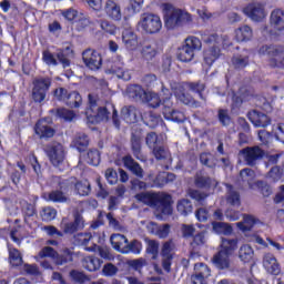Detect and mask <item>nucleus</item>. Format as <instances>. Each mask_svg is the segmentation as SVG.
Instances as JSON below:
<instances>
[{
    "instance_id": "f257e3e1",
    "label": "nucleus",
    "mask_w": 284,
    "mask_h": 284,
    "mask_svg": "<svg viewBox=\"0 0 284 284\" xmlns=\"http://www.w3.org/2000/svg\"><path fill=\"white\" fill-rule=\"evenodd\" d=\"M85 116L91 125L101 123V121L104 123L111 121L115 130H121V118H119V111H116L114 104L108 102L104 106H99L92 94H89V106L85 110Z\"/></svg>"
},
{
    "instance_id": "f03ea898",
    "label": "nucleus",
    "mask_w": 284,
    "mask_h": 284,
    "mask_svg": "<svg viewBox=\"0 0 284 284\" xmlns=\"http://www.w3.org/2000/svg\"><path fill=\"white\" fill-rule=\"evenodd\" d=\"M169 8L164 14V26L168 30H176V28H183V26H190L192 23V14L183 9Z\"/></svg>"
},
{
    "instance_id": "7ed1b4c3",
    "label": "nucleus",
    "mask_w": 284,
    "mask_h": 284,
    "mask_svg": "<svg viewBox=\"0 0 284 284\" xmlns=\"http://www.w3.org/2000/svg\"><path fill=\"white\" fill-rule=\"evenodd\" d=\"M111 245L121 254H141L143 244L139 240L128 241V237L121 233L112 234L110 237Z\"/></svg>"
},
{
    "instance_id": "20e7f679",
    "label": "nucleus",
    "mask_w": 284,
    "mask_h": 284,
    "mask_svg": "<svg viewBox=\"0 0 284 284\" xmlns=\"http://www.w3.org/2000/svg\"><path fill=\"white\" fill-rule=\"evenodd\" d=\"M55 57L57 58H54V53L50 52L49 50H44L42 52V61L45 63V65L57 67L59 63H61L62 68H70V60L74 59V50H72L70 47L59 49Z\"/></svg>"
},
{
    "instance_id": "39448f33",
    "label": "nucleus",
    "mask_w": 284,
    "mask_h": 284,
    "mask_svg": "<svg viewBox=\"0 0 284 284\" xmlns=\"http://www.w3.org/2000/svg\"><path fill=\"white\" fill-rule=\"evenodd\" d=\"M201 48H203V43L199 38H186L184 44L178 49V60L182 63H190V61L194 60L196 52L201 51Z\"/></svg>"
},
{
    "instance_id": "423d86ee",
    "label": "nucleus",
    "mask_w": 284,
    "mask_h": 284,
    "mask_svg": "<svg viewBox=\"0 0 284 284\" xmlns=\"http://www.w3.org/2000/svg\"><path fill=\"white\" fill-rule=\"evenodd\" d=\"M31 99L34 103H43L52 88V78L40 75L32 81Z\"/></svg>"
},
{
    "instance_id": "0eeeda50",
    "label": "nucleus",
    "mask_w": 284,
    "mask_h": 284,
    "mask_svg": "<svg viewBox=\"0 0 284 284\" xmlns=\"http://www.w3.org/2000/svg\"><path fill=\"white\" fill-rule=\"evenodd\" d=\"M258 53L268 57L270 68H284V47L278 44H264Z\"/></svg>"
},
{
    "instance_id": "6e6552de",
    "label": "nucleus",
    "mask_w": 284,
    "mask_h": 284,
    "mask_svg": "<svg viewBox=\"0 0 284 284\" xmlns=\"http://www.w3.org/2000/svg\"><path fill=\"white\" fill-rule=\"evenodd\" d=\"M44 152L53 168L63 172V163H65V148L60 142H51L47 144Z\"/></svg>"
},
{
    "instance_id": "1a4fd4ad",
    "label": "nucleus",
    "mask_w": 284,
    "mask_h": 284,
    "mask_svg": "<svg viewBox=\"0 0 284 284\" xmlns=\"http://www.w3.org/2000/svg\"><path fill=\"white\" fill-rule=\"evenodd\" d=\"M239 154L248 168H255V165H258L260 161L265 159V150L258 145L246 146L240 150Z\"/></svg>"
},
{
    "instance_id": "9d476101",
    "label": "nucleus",
    "mask_w": 284,
    "mask_h": 284,
    "mask_svg": "<svg viewBox=\"0 0 284 284\" xmlns=\"http://www.w3.org/2000/svg\"><path fill=\"white\" fill-rule=\"evenodd\" d=\"M203 42L206 43V45H212L204 51V63H206V65H212L214 61L221 57V48L216 45V43H219V34L212 33L210 36H204Z\"/></svg>"
},
{
    "instance_id": "9b49d317",
    "label": "nucleus",
    "mask_w": 284,
    "mask_h": 284,
    "mask_svg": "<svg viewBox=\"0 0 284 284\" xmlns=\"http://www.w3.org/2000/svg\"><path fill=\"white\" fill-rule=\"evenodd\" d=\"M139 26L146 34H156V32H161L163 22H161V18L154 13H144L139 21Z\"/></svg>"
},
{
    "instance_id": "f8f14e48",
    "label": "nucleus",
    "mask_w": 284,
    "mask_h": 284,
    "mask_svg": "<svg viewBox=\"0 0 284 284\" xmlns=\"http://www.w3.org/2000/svg\"><path fill=\"white\" fill-rule=\"evenodd\" d=\"M82 61L85 68L93 72H98L103 65V57H101V53L94 49H85L82 52Z\"/></svg>"
},
{
    "instance_id": "ddd939ff",
    "label": "nucleus",
    "mask_w": 284,
    "mask_h": 284,
    "mask_svg": "<svg viewBox=\"0 0 284 284\" xmlns=\"http://www.w3.org/2000/svg\"><path fill=\"white\" fill-rule=\"evenodd\" d=\"M173 203L174 202L172 201V195L168 193L156 194L153 207L158 210V212H161V214H163L164 216H170L173 212Z\"/></svg>"
},
{
    "instance_id": "4468645a",
    "label": "nucleus",
    "mask_w": 284,
    "mask_h": 284,
    "mask_svg": "<svg viewBox=\"0 0 284 284\" xmlns=\"http://www.w3.org/2000/svg\"><path fill=\"white\" fill-rule=\"evenodd\" d=\"M174 250H176V244L174 243V240H169L162 245V267L165 272H171L172 270V261L174 258V254H172V252H174Z\"/></svg>"
},
{
    "instance_id": "2eb2a0df",
    "label": "nucleus",
    "mask_w": 284,
    "mask_h": 284,
    "mask_svg": "<svg viewBox=\"0 0 284 284\" xmlns=\"http://www.w3.org/2000/svg\"><path fill=\"white\" fill-rule=\"evenodd\" d=\"M142 141L143 129H141L140 126H133L131 130L130 145L132 154L136 159H141Z\"/></svg>"
},
{
    "instance_id": "dca6fc26",
    "label": "nucleus",
    "mask_w": 284,
    "mask_h": 284,
    "mask_svg": "<svg viewBox=\"0 0 284 284\" xmlns=\"http://www.w3.org/2000/svg\"><path fill=\"white\" fill-rule=\"evenodd\" d=\"M34 133L37 134V136H39V139L48 141L49 139H52L54 134H57V129L48 124V121L45 119H40L34 125Z\"/></svg>"
},
{
    "instance_id": "f3484780",
    "label": "nucleus",
    "mask_w": 284,
    "mask_h": 284,
    "mask_svg": "<svg viewBox=\"0 0 284 284\" xmlns=\"http://www.w3.org/2000/svg\"><path fill=\"white\" fill-rule=\"evenodd\" d=\"M243 12L244 14H246V17H248V19L257 23L263 21V19H265V8H263V4L257 2L247 4L243 9Z\"/></svg>"
},
{
    "instance_id": "a211bd4d",
    "label": "nucleus",
    "mask_w": 284,
    "mask_h": 284,
    "mask_svg": "<svg viewBox=\"0 0 284 284\" xmlns=\"http://www.w3.org/2000/svg\"><path fill=\"white\" fill-rule=\"evenodd\" d=\"M194 185L199 190H212V187H216V185H219V182L210 178L203 171H197L194 176Z\"/></svg>"
},
{
    "instance_id": "6ab92c4d",
    "label": "nucleus",
    "mask_w": 284,
    "mask_h": 284,
    "mask_svg": "<svg viewBox=\"0 0 284 284\" xmlns=\"http://www.w3.org/2000/svg\"><path fill=\"white\" fill-rule=\"evenodd\" d=\"M247 119L255 128H267L272 123V119L258 110L248 111Z\"/></svg>"
},
{
    "instance_id": "aec40b11",
    "label": "nucleus",
    "mask_w": 284,
    "mask_h": 284,
    "mask_svg": "<svg viewBox=\"0 0 284 284\" xmlns=\"http://www.w3.org/2000/svg\"><path fill=\"white\" fill-rule=\"evenodd\" d=\"M106 74H115L122 81H130L132 79V74H130V70L125 69V63L119 61H114L110 68L106 69Z\"/></svg>"
},
{
    "instance_id": "412c9836",
    "label": "nucleus",
    "mask_w": 284,
    "mask_h": 284,
    "mask_svg": "<svg viewBox=\"0 0 284 284\" xmlns=\"http://www.w3.org/2000/svg\"><path fill=\"white\" fill-rule=\"evenodd\" d=\"M73 221L63 224V233L64 234H77L80 230L85 227V220H83V215L81 213L75 212L73 214Z\"/></svg>"
},
{
    "instance_id": "4be33fe9",
    "label": "nucleus",
    "mask_w": 284,
    "mask_h": 284,
    "mask_svg": "<svg viewBox=\"0 0 284 284\" xmlns=\"http://www.w3.org/2000/svg\"><path fill=\"white\" fill-rule=\"evenodd\" d=\"M212 263L216 270H221L222 272L234 271L232 262L230 261V255H225L224 253L217 252L215 255H213Z\"/></svg>"
},
{
    "instance_id": "5701e85b",
    "label": "nucleus",
    "mask_w": 284,
    "mask_h": 284,
    "mask_svg": "<svg viewBox=\"0 0 284 284\" xmlns=\"http://www.w3.org/2000/svg\"><path fill=\"white\" fill-rule=\"evenodd\" d=\"M122 163L124 168L129 170V172L134 174V176H136L138 179H143V174H144L143 168H141V164L134 161V158H132L130 154L124 155L122 158Z\"/></svg>"
},
{
    "instance_id": "b1692460",
    "label": "nucleus",
    "mask_w": 284,
    "mask_h": 284,
    "mask_svg": "<svg viewBox=\"0 0 284 284\" xmlns=\"http://www.w3.org/2000/svg\"><path fill=\"white\" fill-rule=\"evenodd\" d=\"M104 12L109 19L113 21H121L123 13H121V4L114 0H106L104 4Z\"/></svg>"
},
{
    "instance_id": "393cba45",
    "label": "nucleus",
    "mask_w": 284,
    "mask_h": 284,
    "mask_svg": "<svg viewBox=\"0 0 284 284\" xmlns=\"http://www.w3.org/2000/svg\"><path fill=\"white\" fill-rule=\"evenodd\" d=\"M174 94L178 101L184 105H189V108H201V102L196 101L193 97L190 95V93H185V89H183V87L175 89Z\"/></svg>"
},
{
    "instance_id": "a878e982",
    "label": "nucleus",
    "mask_w": 284,
    "mask_h": 284,
    "mask_svg": "<svg viewBox=\"0 0 284 284\" xmlns=\"http://www.w3.org/2000/svg\"><path fill=\"white\" fill-rule=\"evenodd\" d=\"M129 98L135 103H144L148 98V92L143 89V87L139 84H132L126 89Z\"/></svg>"
},
{
    "instance_id": "bb28decb",
    "label": "nucleus",
    "mask_w": 284,
    "mask_h": 284,
    "mask_svg": "<svg viewBox=\"0 0 284 284\" xmlns=\"http://www.w3.org/2000/svg\"><path fill=\"white\" fill-rule=\"evenodd\" d=\"M121 116L125 123H139V116H141V111L134 105L123 106L121 110Z\"/></svg>"
},
{
    "instance_id": "cd10ccee",
    "label": "nucleus",
    "mask_w": 284,
    "mask_h": 284,
    "mask_svg": "<svg viewBox=\"0 0 284 284\" xmlns=\"http://www.w3.org/2000/svg\"><path fill=\"white\" fill-rule=\"evenodd\" d=\"M263 265L268 274H273L274 276L281 274V264H278V261L272 253L264 255Z\"/></svg>"
},
{
    "instance_id": "c85d7f7f",
    "label": "nucleus",
    "mask_w": 284,
    "mask_h": 284,
    "mask_svg": "<svg viewBox=\"0 0 284 284\" xmlns=\"http://www.w3.org/2000/svg\"><path fill=\"white\" fill-rule=\"evenodd\" d=\"M162 114L166 121H172L173 123H185V113L174 110L168 106V104H164Z\"/></svg>"
},
{
    "instance_id": "c756f323",
    "label": "nucleus",
    "mask_w": 284,
    "mask_h": 284,
    "mask_svg": "<svg viewBox=\"0 0 284 284\" xmlns=\"http://www.w3.org/2000/svg\"><path fill=\"white\" fill-rule=\"evenodd\" d=\"M140 116L144 125H148V128H151L152 130H154V128L159 126V123H161V115L154 111H144Z\"/></svg>"
},
{
    "instance_id": "7c9ffc66",
    "label": "nucleus",
    "mask_w": 284,
    "mask_h": 284,
    "mask_svg": "<svg viewBox=\"0 0 284 284\" xmlns=\"http://www.w3.org/2000/svg\"><path fill=\"white\" fill-rule=\"evenodd\" d=\"M50 114H52V116H55L57 119H62L67 123H72V121L77 119V113L65 108L51 109Z\"/></svg>"
},
{
    "instance_id": "2f4dec72",
    "label": "nucleus",
    "mask_w": 284,
    "mask_h": 284,
    "mask_svg": "<svg viewBox=\"0 0 284 284\" xmlns=\"http://www.w3.org/2000/svg\"><path fill=\"white\" fill-rule=\"evenodd\" d=\"M236 250H239L237 239L222 237L221 250L219 251L220 253H224L226 256H232Z\"/></svg>"
},
{
    "instance_id": "473e14b6",
    "label": "nucleus",
    "mask_w": 284,
    "mask_h": 284,
    "mask_svg": "<svg viewBox=\"0 0 284 284\" xmlns=\"http://www.w3.org/2000/svg\"><path fill=\"white\" fill-rule=\"evenodd\" d=\"M270 23L274 30L283 32L284 30V11L275 9L271 13Z\"/></svg>"
},
{
    "instance_id": "72a5a7b5",
    "label": "nucleus",
    "mask_w": 284,
    "mask_h": 284,
    "mask_svg": "<svg viewBox=\"0 0 284 284\" xmlns=\"http://www.w3.org/2000/svg\"><path fill=\"white\" fill-rule=\"evenodd\" d=\"M122 41L128 50H136V47L139 45L136 33L130 29H125L122 32Z\"/></svg>"
},
{
    "instance_id": "f704fd0d",
    "label": "nucleus",
    "mask_w": 284,
    "mask_h": 284,
    "mask_svg": "<svg viewBox=\"0 0 284 284\" xmlns=\"http://www.w3.org/2000/svg\"><path fill=\"white\" fill-rule=\"evenodd\" d=\"M252 37H254V32L252 27L247 24L241 26L235 30V39L240 43L252 41Z\"/></svg>"
},
{
    "instance_id": "c9c22d12",
    "label": "nucleus",
    "mask_w": 284,
    "mask_h": 284,
    "mask_svg": "<svg viewBox=\"0 0 284 284\" xmlns=\"http://www.w3.org/2000/svg\"><path fill=\"white\" fill-rule=\"evenodd\" d=\"M212 232L214 234H219L220 236H232V233L234 232V229L231 224L225 222H212Z\"/></svg>"
},
{
    "instance_id": "e433bc0d",
    "label": "nucleus",
    "mask_w": 284,
    "mask_h": 284,
    "mask_svg": "<svg viewBox=\"0 0 284 284\" xmlns=\"http://www.w3.org/2000/svg\"><path fill=\"white\" fill-rule=\"evenodd\" d=\"M72 144L78 152H80V154H83V152H85L90 145V138L85 133H78L75 134Z\"/></svg>"
},
{
    "instance_id": "4c0bfd02",
    "label": "nucleus",
    "mask_w": 284,
    "mask_h": 284,
    "mask_svg": "<svg viewBox=\"0 0 284 284\" xmlns=\"http://www.w3.org/2000/svg\"><path fill=\"white\" fill-rule=\"evenodd\" d=\"M148 227L151 234H154L159 239H168L170 236V224L159 226V224L150 222Z\"/></svg>"
},
{
    "instance_id": "58836bf2",
    "label": "nucleus",
    "mask_w": 284,
    "mask_h": 284,
    "mask_svg": "<svg viewBox=\"0 0 284 284\" xmlns=\"http://www.w3.org/2000/svg\"><path fill=\"white\" fill-rule=\"evenodd\" d=\"M185 88L190 90L191 92H194L195 94H199L201 101L204 103L207 101V98L203 95V92H205V83L201 81L196 82H185Z\"/></svg>"
},
{
    "instance_id": "ea45409f",
    "label": "nucleus",
    "mask_w": 284,
    "mask_h": 284,
    "mask_svg": "<svg viewBox=\"0 0 284 284\" xmlns=\"http://www.w3.org/2000/svg\"><path fill=\"white\" fill-rule=\"evenodd\" d=\"M81 103H83V98L81 97V93H79V91H69V95L67 98V101L64 102V105L74 109L81 108Z\"/></svg>"
},
{
    "instance_id": "a19ab883",
    "label": "nucleus",
    "mask_w": 284,
    "mask_h": 284,
    "mask_svg": "<svg viewBox=\"0 0 284 284\" xmlns=\"http://www.w3.org/2000/svg\"><path fill=\"white\" fill-rule=\"evenodd\" d=\"M227 187L226 203L232 205V207H241V193L234 190L232 185H227Z\"/></svg>"
},
{
    "instance_id": "79ce46f5",
    "label": "nucleus",
    "mask_w": 284,
    "mask_h": 284,
    "mask_svg": "<svg viewBox=\"0 0 284 284\" xmlns=\"http://www.w3.org/2000/svg\"><path fill=\"white\" fill-rule=\"evenodd\" d=\"M200 267V272L191 277L193 284H205V278L210 276V267L207 265L201 263Z\"/></svg>"
},
{
    "instance_id": "37998d69",
    "label": "nucleus",
    "mask_w": 284,
    "mask_h": 284,
    "mask_svg": "<svg viewBox=\"0 0 284 284\" xmlns=\"http://www.w3.org/2000/svg\"><path fill=\"white\" fill-rule=\"evenodd\" d=\"M9 263L12 267L23 265V256H21V252L12 246H9Z\"/></svg>"
},
{
    "instance_id": "c03bdc74",
    "label": "nucleus",
    "mask_w": 284,
    "mask_h": 284,
    "mask_svg": "<svg viewBox=\"0 0 284 284\" xmlns=\"http://www.w3.org/2000/svg\"><path fill=\"white\" fill-rule=\"evenodd\" d=\"M53 262L55 265H65L67 263H72V251L67 248L62 253L57 252Z\"/></svg>"
},
{
    "instance_id": "a18cd8bd",
    "label": "nucleus",
    "mask_w": 284,
    "mask_h": 284,
    "mask_svg": "<svg viewBox=\"0 0 284 284\" xmlns=\"http://www.w3.org/2000/svg\"><path fill=\"white\" fill-rule=\"evenodd\" d=\"M135 199L140 203H144V205H149V207H154V203L156 200V193L141 192V193L135 194Z\"/></svg>"
},
{
    "instance_id": "49530a36",
    "label": "nucleus",
    "mask_w": 284,
    "mask_h": 284,
    "mask_svg": "<svg viewBox=\"0 0 284 284\" xmlns=\"http://www.w3.org/2000/svg\"><path fill=\"white\" fill-rule=\"evenodd\" d=\"M101 261L99 257L88 256L84 258L83 267L88 270V272H97V270H101Z\"/></svg>"
},
{
    "instance_id": "de8ad7c7",
    "label": "nucleus",
    "mask_w": 284,
    "mask_h": 284,
    "mask_svg": "<svg viewBox=\"0 0 284 284\" xmlns=\"http://www.w3.org/2000/svg\"><path fill=\"white\" fill-rule=\"evenodd\" d=\"M176 210L182 216H187V214H192L194 206L192 205V201L182 199L178 201Z\"/></svg>"
},
{
    "instance_id": "09e8293b",
    "label": "nucleus",
    "mask_w": 284,
    "mask_h": 284,
    "mask_svg": "<svg viewBox=\"0 0 284 284\" xmlns=\"http://www.w3.org/2000/svg\"><path fill=\"white\" fill-rule=\"evenodd\" d=\"M254 225H256V217L247 214L243 216V222L237 223V227L241 232H250Z\"/></svg>"
},
{
    "instance_id": "8fccbe9b",
    "label": "nucleus",
    "mask_w": 284,
    "mask_h": 284,
    "mask_svg": "<svg viewBox=\"0 0 284 284\" xmlns=\"http://www.w3.org/2000/svg\"><path fill=\"white\" fill-rule=\"evenodd\" d=\"M239 256L243 263H250L254 258V248L250 244H244L240 247Z\"/></svg>"
},
{
    "instance_id": "3c124183",
    "label": "nucleus",
    "mask_w": 284,
    "mask_h": 284,
    "mask_svg": "<svg viewBox=\"0 0 284 284\" xmlns=\"http://www.w3.org/2000/svg\"><path fill=\"white\" fill-rule=\"evenodd\" d=\"M69 276L73 283L85 284L91 281L90 276L78 270H71Z\"/></svg>"
},
{
    "instance_id": "603ef678",
    "label": "nucleus",
    "mask_w": 284,
    "mask_h": 284,
    "mask_svg": "<svg viewBox=\"0 0 284 284\" xmlns=\"http://www.w3.org/2000/svg\"><path fill=\"white\" fill-rule=\"evenodd\" d=\"M74 192L79 194V196H89L90 192H92L90 182H79L75 180Z\"/></svg>"
},
{
    "instance_id": "864d4df0",
    "label": "nucleus",
    "mask_w": 284,
    "mask_h": 284,
    "mask_svg": "<svg viewBox=\"0 0 284 284\" xmlns=\"http://www.w3.org/2000/svg\"><path fill=\"white\" fill-rule=\"evenodd\" d=\"M53 101H59L60 103H65L70 94V90L63 87H58L53 90Z\"/></svg>"
},
{
    "instance_id": "5fc2aeb1",
    "label": "nucleus",
    "mask_w": 284,
    "mask_h": 284,
    "mask_svg": "<svg viewBox=\"0 0 284 284\" xmlns=\"http://www.w3.org/2000/svg\"><path fill=\"white\" fill-rule=\"evenodd\" d=\"M235 70H243L250 65V55H235L232 58Z\"/></svg>"
},
{
    "instance_id": "6e6d98bb",
    "label": "nucleus",
    "mask_w": 284,
    "mask_h": 284,
    "mask_svg": "<svg viewBox=\"0 0 284 284\" xmlns=\"http://www.w3.org/2000/svg\"><path fill=\"white\" fill-rule=\"evenodd\" d=\"M85 161L89 165H99L101 163V152L97 149H91L87 152Z\"/></svg>"
},
{
    "instance_id": "4d7b16f0",
    "label": "nucleus",
    "mask_w": 284,
    "mask_h": 284,
    "mask_svg": "<svg viewBox=\"0 0 284 284\" xmlns=\"http://www.w3.org/2000/svg\"><path fill=\"white\" fill-rule=\"evenodd\" d=\"M22 214L24 217V223H28L29 219H33V216H37V206L32 203L26 202L22 205Z\"/></svg>"
},
{
    "instance_id": "13d9d810",
    "label": "nucleus",
    "mask_w": 284,
    "mask_h": 284,
    "mask_svg": "<svg viewBox=\"0 0 284 284\" xmlns=\"http://www.w3.org/2000/svg\"><path fill=\"white\" fill-rule=\"evenodd\" d=\"M217 120L223 128H229V125H232V116H230V111L227 109H219Z\"/></svg>"
},
{
    "instance_id": "bf43d9fd",
    "label": "nucleus",
    "mask_w": 284,
    "mask_h": 284,
    "mask_svg": "<svg viewBox=\"0 0 284 284\" xmlns=\"http://www.w3.org/2000/svg\"><path fill=\"white\" fill-rule=\"evenodd\" d=\"M75 183L77 178H69L59 182V187L63 194H68V192H72V190H74Z\"/></svg>"
},
{
    "instance_id": "052dcab7",
    "label": "nucleus",
    "mask_w": 284,
    "mask_h": 284,
    "mask_svg": "<svg viewBox=\"0 0 284 284\" xmlns=\"http://www.w3.org/2000/svg\"><path fill=\"white\" fill-rule=\"evenodd\" d=\"M80 14L81 13H79V11L74 8H69L61 11V16L65 19V21H69V23H77Z\"/></svg>"
},
{
    "instance_id": "680f3d73",
    "label": "nucleus",
    "mask_w": 284,
    "mask_h": 284,
    "mask_svg": "<svg viewBox=\"0 0 284 284\" xmlns=\"http://www.w3.org/2000/svg\"><path fill=\"white\" fill-rule=\"evenodd\" d=\"M200 163L205 165V168L214 169L216 168V160L212 153H201L200 154Z\"/></svg>"
},
{
    "instance_id": "e2e57ef3",
    "label": "nucleus",
    "mask_w": 284,
    "mask_h": 284,
    "mask_svg": "<svg viewBox=\"0 0 284 284\" xmlns=\"http://www.w3.org/2000/svg\"><path fill=\"white\" fill-rule=\"evenodd\" d=\"M153 152V155L155 156L156 161H164V159H168L170 151L163 146L162 143L158 144L155 148L151 149Z\"/></svg>"
},
{
    "instance_id": "0e129e2a",
    "label": "nucleus",
    "mask_w": 284,
    "mask_h": 284,
    "mask_svg": "<svg viewBox=\"0 0 284 284\" xmlns=\"http://www.w3.org/2000/svg\"><path fill=\"white\" fill-rule=\"evenodd\" d=\"M156 54H159V51H156V47L155 45L145 44L142 48V57L146 61H152V59H154V57H156Z\"/></svg>"
},
{
    "instance_id": "69168bd1",
    "label": "nucleus",
    "mask_w": 284,
    "mask_h": 284,
    "mask_svg": "<svg viewBox=\"0 0 284 284\" xmlns=\"http://www.w3.org/2000/svg\"><path fill=\"white\" fill-rule=\"evenodd\" d=\"M75 30L78 32H83L85 28H89V26L92 23L89 17L84 16L83 13H80L78 17V20L75 21Z\"/></svg>"
},
{
    "instance_id": "338daca9",
    "label": "nucleus",
    "mask_w": 284,
    "mask_h": 284,
    "mask_svg": "<svg viewBox=\"0 0 284 284\" xmlns=\"http://www.w3.org/2000/svg\"><path fill=\"white\" fill-rule=\"evenodd\" d=\"M255 187H257L258 192L265 197L272 196V186L266 181L258 180L255 182Z\"/></svg>"
},
{
    "instance_id": "774afa93",
    "label": "nucleus",
    "mask_w": 284,
    "mask_h": 284,
    "mask_svg": "<svg viewBox=\"0 0 284 284\" xmlns=\"http://www.w3.org/2000/svg\"><path fill=\"white\" fill-rule=\"evenodd\" d=\"M144 103H148L150 108H159L161 105V98L154 92H146Z\"/></svg>"
}]
</instances>
